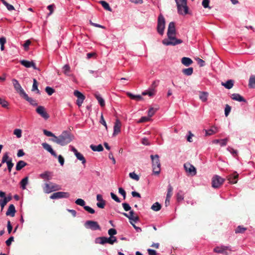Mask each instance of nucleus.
<instances>
[{
    "label": "nucleus",
    "mask_w": 255,
    "mask_h": 255,
    "mask_svg": "<svg viewBox=\"0 0 255 255\" xmlns=\"http://www.w3.org/2000/svg\"><path fill=\"white\" fill-rule=\"evenodd\" d=\"M176 29L175 23L174 22H170L169 23L167 35L168 38L164 39L162 40V43L166 46L168 45H176L180 44L182 42V40L179 39H177L175 37Z\"/></svg>",
    "instance_id": "nucleus-1"
},
{
    "label": "nucleus",
    "mask_w": 255,
    "mask_h": 255,
    "mask_svg": "<svg viewBox=\"0 0 255 255\" xmlns=\"http://www.w3.org/2000/svg\"><path fill=\"white\" fill-rule=\"evenodd\" d=\"M73 139V136L67 130H64L58 136L55 137V139H51L53 142L61 146H64L70 143Z\"/></svg>",
    "instance_id": "nucleus-2"
},
{
    "label": "nucleus",
    "mask_w": 255,
    "mask_h": 255,
    "mask_svg": "<svg viewBox=\"0 0 255 255\" xmlns=\"http://www.w3.org/2000/svg\"><path fill=\"white\" fill-rule=\"evenodd\" d=\"M150 158L152 161V172L154 175H158L161 171V163L159 156L157 154L151 155Z\"/></svg>",
    "instance_id": "nucleus-3"
},
{
    "label": "nucleus",
    "mask_w": 255,
    "mask_h": 255,
    "mask_svg": "<svg viewBox=\"0 0 255 255\" xmlns=\"http://www.w3.org/2000/svg\"><path fill=\"white\" fill-rule=\"evenodd\" d=\"M177 8L178 13L182 15L188 13L189 8L187 4V0H175Z\"/></svg>",
    "instance_id": "nucleus-4"
},
{
    "label": "nucleus",
    "mask_w": 255,
    "mask_h": 255,
    "mask_svg": "<svg viewBox=\"0 0 255 255\" xmlns=\"http://www.w3.org/2000/svg\"><path fill=\"white\" fill-rule=\"evenodd\" d=\"M165 25V18L162 14H160L158 17L157 31L161 35H162L164 33Z\"/></svg>",
    "instance_id": "nucleus-5"
},
{
    "label": "nucleus",
    "mask_w": 255,
    "mask_h": 255,
    "mask_svg": "<svg viewBox=\"0 0 255 255\" xmlns=\"http://www.w3.org/2000/svg\"><path fill=\"white\" fill-rule=\"evenodd\" d=\"M225 182V179L218 175L213 176L212 179V185L214 188H219Z\"/></svg>",
    "instance_id": "nucleus-6"
},
{
    "label": "nucleus",
    "mask_w": 255,
    "mask_h": 255,
    "mask_svg": "<svg viewBox=\"0 0 255 255\" xmlns=\"http://www.w3.org/2000/svg\"><path fill=\"white\" fill-rule=\"evenodd\" d=\"M12 158L9 157L8 152H5L2 157L1 163H6L7 169L9 172H11V169L14 165V164L12 163Z\"/></svg>",
    "instance_id": "nucleus-7"
},
{
    "label": "nucleus",
    "mask_w": 255,
    "mask_h": 255,
    "mask_svg": "<svg viewBox=\"0 0 255 255\" xmlns=\"http://www.w3.org/2000/svg\"><path fill=\"white\" fill-rule=\"evenodd\" d=\"M84 226L86 228L93 231L101 230V227L98 222L94 221H87L85 223Z\"/></svg>",
    "instance_id": "nucleus-8"
},
{
    "label": "nucleus",
    "mask_w": 255,
    "mask_h": 255,
    "mask_svg": "<svg viewBox=\"0 0 255 255\" xmlns=\"http://www.w3.org/2000/svg\"><path fill=\"white\" fill-rule=\"evenodd\" d=\"M70 196V194L66 192H57L52 194L50 198L52 199H57L60 198H68Z\"/></svg>",
    "instance_id": "nucleus-9"
},
{
    "label": "nucleus",
    "mask_w": 255,
    "mask_h": 255,
    "mask_svg": "<svg viewBox=\"0 0 255 255\" xmlns=\"http://www.w3.org/2000/svg\"><path fill=\"white\" fill-rule=\"evenodd\" d=\"M36 112L45 120H47L49 118V114L47 113L45 108L43 106H38L36 109Z\"/></svg>",
    "instance_id": "nucleus-10"
},
{
    "label": "nucleus",
    "mask_w": 255,
    "mask_h": 255,
    "mask_svg": "<svg viewBox=\"0 0 255 255\" xmlns=\"http://www.w3.org/2000/svg\"><path fill=\"white\" fill-rule=\"evenodd\" d=\"M74 95L77 98L76 101L77 105L79 107H81L85 99V96L78 90H75L74 91Z\"/></svg>",
    "instance_id": "nucleus-11"
},
{
    "label": "nucleus",
    "mask_w": 255,
    "mask_h": 255,
    "mask_svg": "<svg viewBox=\"0 0 255 255\" xmlns=\"http://www.w3.org/2000/svg\"><path fill=\"white\" fill-rule=\"evenodd\" d=\"M213 251L217 253L228 255L227 251H231V250L229 246H221L215 247Z\"/></svg>",
    "instance_id": "nucleus-12"
},
{
    "label": "nucleus",
    "mask_w": 255,
    "mask_h": 255,
    "mask_svg": "<svg viewBox=\"0 0 255 255\" xmlns=\"http://www.w3.org/2000/svg\"><path fill=\"white\" fill-rule=\"evenodd\" d=\"M184 168L186 172H188L192 176L195 175L196 174V169L195 167L192 164L186 163L184 164Z\"/></svg>",
    "instance_id": "nucleus-13"
},
{
    "label": "nucleus",
    "mask_w": 255,
    "mask_h": 255,
    "mask_svg": "<svg viewBox=\"0 0 255 255\" xmlns=\"http://www.w3.org/2000/svg\"><path fill=\"white\" fill-rule=\"evenodd\" d=\"M12 84L14 89L19 93L21 96H22L25 92L22 88L19 82L15 79L12 80Z\"/></svg>",
    "instance_id": "nucleus-14"
},
{
    "label": "nucleus",
    "mask_w": 255,
    "mask_h": 255,
    "mask_svg": "<svg viewBox=\"0 0 255 255\" xmlns=\"http://www.w3.org/2000/svg\"><path fill=\"white\" fill-rule=\"evenodd\" d=\"M95 243L96 244H99L101 245H104L106 243H108L110 245H113L112 240L110 237L107 238L105 237H101L97 238L95 239Z\"/></svg>",
    "instance_id": "nucleus-15"
},
{
    "label": "nucleus",
    "mask_w": 255,
    "mask_h": 255,
    "mask_svg": "<svg viewBox=\"0 0 255 255\" xmlns=\"http://www.w3.org/2000/svg\"><path fill=\"white\" fill-rule=\"evenodd\" d=\"M121 122L119 119H117L114 126V132L113 133V136H116L121 132Z\"/></svg>",
    "instance_id": "nucleus-16"
},
{
    "label": "nucleus",
    "mask_w": 255,
    "mask_h": 255,
    "mask_svg": "<svg viewBox=\"0 0 255 255\" xmlns=\"http://www.w3.org/2000/svg\"><path fill=\"white\" fill-rule=\"evenodd\" d=\"M239 174L236 172H234L227 176V179L229 183L231 184H235L237 183L238 180Z\"/></svg>",
    "instance_id": "nucleus-17"
},
{
    "label": "nucleus",
    "mask_w": 255,
    "mask_h": 255,
    "mask_svg": "<svg viewBox=\"0 0 255 255\" xmlns=\"http://www.w3.org/2000/svg\"><path fill=\"white\" fill-rule=\"evenodd\" d=\"M96 199L98 201V202L97 203V206L100 208H104L105 206V201L103 199L102 195L101 194H97Z\"/></svg>",
    "instance_id": "nucleus-18"
},
{
    "label": "nucleus",
    "mask_w": 255,
    "mask_h": 255,
    "mask_svg": "<svg viewBox=\"0 0 255 255\" xmlns=\"http://www.w3.org/2000/svg\"><path fill=\"white\" fill-rule=\"evenodd\" d=\"M42 146L45 150L50 152L52 155L55 157H57L56 153L53 150L50 145L47 143L44 142L42 143Z\"/></svg>",
    "instance_id": "nucleus-19"
},
{
    "label": "nucleus",
    "mask_w": 255,
    "mask_h": 255,
    "mask_svg": "<svg viewBox=\"0 0 255 255\" xmlns=\"http://www.w3.org/2000/svg\"><path fill=\"white\" fill-rule=\"evenodd\" d=\"M231 98L235 101H238V102H247L246 100L242 97L241 95H240L239 94L234 93L231 96Z\"/></svg>",
    "instance_id": "nucleus-20"
},
{
    "label": "nucleus",
    "mask_w": 255,
    "mask_h": 255,
    "mask_svg": "<svg viewBox=\"0 0 255 255\" xmlns=\"http://www.w3.org/2000/svg\"><path fill=\"white\" fill-rule=\"evenodd\" d=\"M15 212L16 210L13 204H10L6 212V215L13 217L14 216Z\"/></svg>",
    "instance_id": "nucleus-21"
},
{
    "label": "nucleus",
    "mask_w": 255,
    "mask_h": 255,
    "mask_svg": "<svg viewBox=\"0 0 255 255\" xmlns=\"http://www.w3.org/2000/svg\"><path fill=\"white\" fill-rule=\"evenodd\" d=\"M23 97L24 98L25 100H26L27 102H28L30 105H31L33 106H37L38 104L36 102V101L32 98H30L28 97V95L25 93L23 95Z\"/></svg>",
    "instance_id": "nucleus-22"
},
{
    "label": "nucleus",
    "mask_w": 255,
    "mask_h": 255,
    "mask_svg": "<svg viewBox=\"0 0 255 255\" xmlns=\"http://www.w3.org/2000/svg\"><path fill=\"white\" fill-rule=\"evenodd\" d=\"M95 97L96 98V99L98 100L99 104L100 105L103 107L105 105V102L104 99L102 98L101 95L99 93H95Z\"/></svg>",
    "instance_id": "nucleus-23"
},
{
    "label": "nucleus",
    "mask_w": 255,
    "mask_h": 255,
    "mask_svg": "<svg viewBox=\"0 0 255 255\" xmlns=\"http://www.w3.org/2000/svg\"><path fill=\"white\" fill-rule=\"evenodd\" d=\"M181 63L186 66H189L193 63V61L189 57H184L181 59Z\"/></svg>",
    "instance_id": "nucleus-24"
},
{
    "label": "nucleus",
    "mask_w": 255,
    "mask_h": 255,
    "mask_svg": "<svg viewBox=\"0 0 255 255\" xmlns=\"http://www.w3.org/2000/svg\"><path fill=\"white\" fill-rule=\"evenodd\" d=\"M127 94L128 97H129L132 100H135L136 101H139L143 99L142 96L139 95H135L129 92H128Z\"/></svg>",
    "instance_id": "nucleus-25"
},
{
    "label": "nucleus",
    "mask_w": 255,
    "mask_h": 255,
    "mask_svg": "<svg viewBox=\"0 0 255 255\" xmlns=\"http://www.w3.org/2000/svg\"><path fill=\"white\" fill-rule=\"evenodd\" d=\"M26 165H27V163L25 161L23 160H19L16 163L15 169L17 171H19L23 167H24Z\"/></svg>",
    "instance_id": "nucleus-26"
},
{
    "label": "nucleus",
    "mask_w": 255,
    "mask_h": 255,
    "mask_svg": "<svg viewBox=\"0 0 255 255\" xmlns=\"http://www.w3.org/2000/svg\"><path fill=\"white\" fill-rule=\"evenodd\" d=\"M156 93V90H153L150 88H148L147 90L144 91L142 93V95L143 96L148 95L149 97H152L155 95Z\"/></svg>",
    "instance_id": "nucleus-27"
},
{
    "label": "nucleus",
    "mask_w": 255,
    "mask_h": 255,
    "mask_svg": "<svg viewBox=\"0 0 255 255\" xmlns=\"http://www.w3.org/2000/svg\"><path fill=\"white\" fill-rule=\"evenodd\" d=\"M222 85L224 86L227 89H230L234 86V81L232 80H229L225 83L222 82Z\"/></svg>",
    "instance_id": "nucleus-28"
},
{
    "label": "nucleus",
    "mask_w": 255,
    "mask_h": 255,
    "mask_svg": "<svg viewBox=\"0 0 255 255\" xmlns=\"http://www.w3.org/2000/svg\"><path fill=\"white\" fill-rule=\"evenodd\" d=\"M28 183V177L27 176L23 178L20 182V187L22 189L24 190L26 189V186Z\"/></svg>",
    "instance_id": "nucleus-29"
},
{
    "label": "nucleus",
    "mask_w": 255,
    "mask_h": 255,
    "mask_svg": "<svg viewBox=\"0 0 255 255\" xmlns=\"http://www.w3.org/2000/svg\"><path fill=\"white\" fill-rule=\"evenodd\" d=\"M20 63L21 65L26 68L31 67V66H33V62L29 61L26 60H22L20 61Z\"/></svg>",
    "instance_id": "nucleus-30"
},
{
    "label": "nucleus",
    "mask_w": 255,
    "mask_h": 255,
    "mask_svg": "<svg viewBox=\"0 0 255 255\" xmlns=\"http://www.w3.org/2000/svg\"><path fill=\"white\" fill-rule=\"evenodd\" d=\"M208 93L206 92H200L199 95L200 99L203 102L207 101Z\"/></svg>",
    "instance_id": "nucleus-31"
},
{
    "label": "nucleus",
    "mask_w": 255,
    "mask_h": 255,
    "mask_svg": "<svg viewBox=\"0 0 255 255\" xmlns=\"http://www.w3.org/2000/svg\"><path fill=\"white\" fill-rule=\"evenodd\" d=\"M90 148L94 151H102L104 150L103 147L101 144H99L98 145L91 144L90 145Z\"/></svg>",
    "instance_id": "nucleus-32"
},
{
    "label": "nucleus",
    "mask_w": 255,
    "mask_h": 255,
    "mask_svg": "<svg viewBox=\"0 0 255 255\" xmlns=\"http://www.w3.org/2000/svg\"><path fill=\"white\" fill-rule=\"evenodd\" d=\"M99 3L101 4L104 8L108 11H111L112 8L110 6L109 3L104 0H101Z\"/></svg>",
    "instance_id": "nucleus-33"
},
{
    "label": "nucleus",
    "mask_w": 255,
    "mask_h": 255,
    "mask_svg": "<svg viewBox=\"0 0 255 255\" xmlns=\"http://www.w3.org/2000/svg\"><path fill=\"white\" fill-rule=\"evenodd\" d=\"M249 86L251 88H255V75L251 76L249 79Z\"/></svg>",
    "instance_id": "nucleus-34"
},
{
    "label": "nucleus",
    "mask_w": 255,
    "mask_h": 255,
    "mask_svg": "<svg viewBox=\"0 0 255 255\" xmlns=\"http://www.w3.org/2000/svg\"><path fill=\"white\" fill-rule=\"evenodd\" d=\"M182 72L186 76H190L193 72V68L192 67H189L186 69H184L182 70Z\"/></svg>",
    "instance_id": "nucleus-35"
},
{
    "label": "nucleus",
    "mask_w": 255,
    "mask_h": 255,
    "mask_svg": "<svg viewBox=\"0 0 255 255\" xmlns=\"http://www.w3.org/2000/svg\"><path fill=\"white\" fill-rule=\"evenodd\" d=\"M60 189V188L59 185H51V189H47L46 193H49L53 191H56Z\"/></svg>",
    "instance_id": "nucleus-36"
},
{
    "label": "nucleus",
    "mask_w": 255,
    "mask_h": 255,
    "mask_svg": "<svg viewBox=\"0 0 255 255\" xmlns=\"http://www.w3.org/2000/svg\"><path fill=\"white\" fill-rule=\"evenodd\" d=\"M76 157L77 158L82 161V163L83 164H85L86 163V160L84 157V156L80 152H78L76 155Z\"/></svg>",
    "instance_id": "nucleus-37"
},
{
    "label": "nucleus",
    "mask_w": 255,
    "mask_h": 255,
    "mask_svg": "<svg viewBox=\"0 0 255 255\" xmlns=\"http://www.w3.org/2000/svg\"><path fill=\"white\" fill-rule=\"evenodd\" d=\"M161 208V205L158 202H155L151 206V209L154 211H158Z\"/></svg>",
    "instance_id": "nucleus-38"
},
{
    "label": "nucleus",
    "mask_w": 255,
    "mask_h": 255,
    "mask_svg": "<svg viewBox=\"0 0 255 255\" xmlns=\"http://www.w3.org/2000/svg\"><path fill=\"white\" fill-rule=\"evenodd\" d=\"M177 200L178 202H180L184 199V194L182 191L179 190L176 194Z\"/></svg>",
    "instance_id": "nucleus-39"
},
{
    "label": "nucleus",
    "mask_w": 255,
    "mask_h": 255,
    "mask_svg": "<svg viewBox=\"0 0 255 255\" xmlns=\"http://www.w3.org/2000/svg\"><path fill=\"white\" fill-rule=\"evenodd\" d=\"M247 230V229L246 228L243 227L242 226H239L235 230V232L236 234L244 233Z\"/></svg>",
    "instance_id": "nucleus-40"
},
{
    "label": "nucleus",
    "mask_w": 255,
    "mask_h": 255,
    "mask_svg": "<svg viewBox=\"0 0 255 255\" xmlns=\"http://www.w3.org/2000/svg\"><path fill=\"white\" fill-rule=\"evenodd\" d=\"M5 192L1 191H0V197L3 198L4 199H5L6 202L8 203L9 201H10L11 200L12 197L10 195H9L7 197H5Z\"/></svg>",
    "instance_id": "nucleus-41"
},
{
    "label": "nucleus",
    "mask_w": 255,
    "mask_h": 255,
    "mask_svg": "<svg viewBox=\"0 0 255 255\" xmlns=\"http://www.w3.org/2000/svg\"><path fill=\"white\" fill-rule=\"evenodd\" d=\"M218 131L217 128L216 127L213 128L211 129H209L208 130H206V135H212L213 134H214L216 133Z\"/></svg>",
    "instance_id": "nucleus-42"
},
{
    "label": "nucleus",
    "mask_w": 255,
    "mask_h": 255,
    "mask_svg": "<svg viewBox=\"0 0 255 255\" xmlns=\"http://www.w3.org/2000/svg\"><path fill=\"white\" fill-rule=\"evenodd\" d=\"M63 73L65 75L67 76L69 75V73L70 72V67L68 64L65 65L63 67Z\"/></svg>",
    "instance_id": "nucleus-43"
},
{
    "label": "nucleus",
    "mask_w": 255,
    "mask_h": 255,
    "mask_svg": "<svg viewBox=\"0 0 255 255\" xmlns=\"http://www.w3.org/2000/svg\"><path fill=\"white\" fill-rule=\"evenodd\" d=\"M32 91H36L37 93H38V94L40 93V91L38 89V83L35 79H33V85H32Z\"/></svg>",
    "instance_id": "nucleus-44"
},
{
    "label": "nucleus",
    "mask_w": 255,
    "mask_h": 255,
    "mask_svg": "<svg viewBox=\"0 0 255 255\" xmlns=\"http://www.w3.org/2000/svg\"><path fill=\"white\" fill-rule=\"evenodd\" d=\"M49 176H50V172L48 171H45L44 173H42L39 175V176L41 178L46 179V180L49 179Z\"/></svg>",
    "instance_id": "nucleus-45"
},
{
    "label": "nucleus",
    "mask_w": 255,
    "mask_h": 255,
    "mask_svg": "<svg viewBox=\"0 0 255 255\" xmlns=\"http://www.w3.org/2000/svg\"><path fill=\"white\" fill-rule=\"evenodd\" d=\"M43 133L45 135L47 136L53 137V138L52 139H55V137H56V136L54 133L46 129L43 130Z\"/></svg>",
    "instance_id": "nucleus-46"
},
{
    "label": "nucleus",
    "mask_w": 255,
    "mask_h": 255,
    "mask_svg": "<svg viewBox=\"0 0 255 255\" xmlns=\"http://www.w3.org/2000/svg\"><path fill=\"white\" fill-rule=\"evenodd\" d=\"M129 176L135 181H138L139 180V177L138 175H137L134 172H130L129 174Z\"/></svg>",
    "instance_id": "nucleus-47"
},
{
    "label": "nucleus",
    "mask_w": 255,
    "mask_h": 255,
    "mask_svg": "<svg viewBox=\"0 0 255 255\" xmlns=\"http://www.w3.org/2000/svg\"><path fill=\"white\" fill-rule=\"evenodd\" d=\"M13 134L15 135L17 138H20L22 136V131L19 128L15 129L13 131Z\"/></svg>",
    "instance_id": "nucleus-48"
},
{
    "label": "nucleus",
    "mask_w": 255,
    "mask_h": 255,
    "mask_svg": "<svg viewBox=\"0 0 255 255\" xmlns=\"http://www.w3.org/2000/svg\"><path fill=\"white\" fill-rule=\"evenodd\" d=\"M45 91L48 95L51 96L54 93L55 90L53 88L48 86L46 87Z\"/></svg>",
    "instance_id": "nucleus-49"
},
{
    "label": "nucleus",
    "mask_w": 255,
    "mask_h": 255,
    "mask_svg": "<svg viewBox=\"0 0 255 255\" xmlns=\"http://www.w3.org/2000/svg\"><path fill=\"white\" fill-rule=\"evenodd\" d=\"M75 203L77 205H80V206H82L83 207H84V206H85V202L82 199L79 198V199H77L75 201Z\"/></svg>",
    "instance_id": "nucleus-50"
},
{
    "label": "nucleus",
    "mask_w": 255,
    "mask_h": 255,
    "mask_svg": "<svg viewBox=\"0 0 255 255\" xmlns=\"http://www.w3.org/2000/svg\"><path fill=\"white\" fill-rule=\"evenodd\" d=\"M231 111V107L229 105L227 104L225 108V115L228 117Z\"/></svg>",
    "instance_id": "nucleus-51"
},
{
    "label": "nucleus",
    "mask_w": 255,
    "mask_h": 255,
    "mask_svg": "<svg viewBox=\"0 0 255 255\" xmlns=\"http://www.w3.org/2000/svg\"><path fill=\"white\" fill-rule=\"evenodd\" d=\"M0 105L3 107V108H7L8 105V102L5 101L4 99H2L0 97Z\"/></svg>",
    "instance_id": "nucleus-52"
},
{
    "label": "nucleus",
    "mask_w": 255,
    "mask_h": 255,
    "mask_svg": "<svg viewBox=\"0 0 255 255\" xmlns=\"http://www.w3.org/2000/svg\"><path fill=\"white\" fill-rule=\"evenodd\" d=\"M159 83V80H155V81H154L152 82V83L151 85L150 86V87H149V88H150L151 89H153V90H155V88L158 85Z\"/></svg>",
    "instance_id": "nucleus-53"
},
{
    "label": "nucleus",
    "mask_w": 255,
    "mask_h": 255,
    "mask_svg": "<svg viewBox=\"0 0 255 255\" xmlns=\"http://www.w3.org/2000/svg\"><path fill=\"white\" fill-rule=\"evenodd\" d=\"M209 3H210V0H203L202 2V5L204 7V8H210V7L209 6Z\"/></svg>",
    "instance_id": "nucleus-54"
},
{
    "label": "nucleus",
    "mask_w": 255,
    "mask_h": 255,
    "mask_svg": "<svg viewBox=\"0 0 255 255\" xmlns=\"http://www.w3.org/2000/svg\"><path fill=\"white\" fill-rule=\"evenodd\" d=\"M156 110L153 108H150L148 111V116L149 117H152L155 114Z\"/></svg>",
    "instance_id": "nucleus-55"
},
{
    "label": "nucleus",
    "mask_w": 255,
    "mask_h": 255,
    "mask_svg": "<svg viewBox=\"0 0 255 255\" xmlns=\"http://www.w3.org/2000/svg\"><path fill=\"white\" fill-rule=\"evenodd\" d=\"M84 209L86 211L88 212L89 213H90L91 214H94L95 212V210L89 206L85 205V206H84Z\"/></svg>",
    "instance_id": "nucleus-56"
},
{
    "label": "nucleus",
    "mask_w": 255,
    "mask_h": 255,
    "mask_svg": "<svg viewBox=\"0 0 255 255\" xmlns=\"http://www.w3.org/2000/svg\"><path fill=\"white\" fill-rule=\"evenodd\" d=\"M119 193L123 197L124 199H126V192L122 187L119 188Z\"/></svg>",
    "instance_id": "nucleus-57"
},
{
    "label": "nucleus",
    "mask_w": 255,
    "mask_h": 255,
    "mask_svg": "<svg viewBox=\"0 0 255 255\" xmlns=\"http://www.w3.org/2000/svg\"><path fill=\"white\" fill-rule=\"evenodd\" d=\"M111 196L112 198L118 203L121 202V200L114 193H111Z\"/></svg>",
    "instance_id": "nucleus-58"
},
{
    "label": "nucleus",
    "mask_w": 255,
    "mask_h": 255,
    "mask_svg": "<svg viewBox=\"0 0 255 255\" xmlns=\"http://www.w3.org/2000/svg\"><path fill=\"white\" fill-rule=\"evenodd\" d=\"M122 206L126 211H130L131 207L128 203H124L122 204Z\"/></svg>",
    "instance_id": "nucleus-59"
},
{
    "label": "nucleus",
    "mask_w": 255,
    "mask_h": 255,
    "mask_svg": "<svg viewBox=\"0 0 255 255\" xmlns=\"http://www.w3.org/2000/svg\"><path fill=\"white\" fill-rule=\"evenodd\" d=\"M117 233V232L116 229L114 228H111L108 230V234L110 236H113L115 235H116Z\"/></svg>",
    "instance_id": "nucleus-60"
},
{
    "label": "nucleus",
    "mask_w": 255,
    "mask_h": 255,
    "mask_svg": "<svg viewBox=\"0 0 255 255\" xmlns=\"http://www.w3.org/2000/svg\"><path fill=\"white\" fill-rule=\"evenodd\" d=\"M227 150L233 155H236L237 154L238 151L237 150H235L232 147H228L227 148Z\"/></svg>",
    "instance_id": "nucleus-61"
},
{
    "label": "nucleus",
    "mask_w": 255,
    "mask_h": 255,
    "mask_svg": "<svg viewBox=\"0 0 255 255\" xmlns=\"http://www.w3.org/2000/svg\"><path fill=\"white\" fill-rule=\"evenodd\" d=\"M171 197V194H166V199H165V204L166 207L167 206H168L170 204V200Z\"/></svg>",
    "instance_id": "nucleus-62"
},
{
    "label": "nucleus",
    "mask_w": 255,
    "mask_h": 255,
    "mask_svg": "<svg viewBox=\"0 0 255 255\" xmlns=\"http://www.w3.org/2000/svg\"><path fill=\"white\" fill-rule=\"evenodd\" d=\"M228 141V138H227L220 139V144L221 146H224L227 145Z\"/></svg>",
    "instance_id": "nucleus-63"
},
{
    "label": "nucleus",
    "mask_w": 255,
    "mask_h": 255,
    "mask_svg": "<svg viewBox=\"0 0 255 255\" xmlns=\"http://www.w3.org/2000/svg\"><path fill=\"white\" fill-rule=\"evenodd\" d=\"M7 203L5 199H0V206L1 210H2L5 205Z\"/></svg>",
    "instance_id": "nucleus-64"
}]
</instances>
